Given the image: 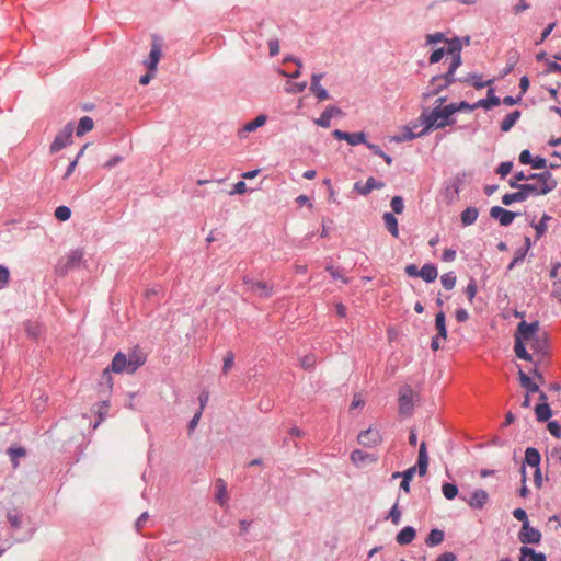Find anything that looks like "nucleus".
Returning a JSON list of instances; mask_svg holds the SVG:
<instances>
[{
	"label": "nucleus",
	"instance_id": "nucleus-1",
	"mask_svg": "<svg viewBox=\"0 0 561 561\" xmlns=\"http://www.w3.org/2000/svg\"><path fill=\"white\" fill-rule=\"evenodd\" d=\"M514 352L517 358L525 362H531L533 355L526 351V345L531 348L537 356H545L548 352L547 332L540 329V322L534 320L518 322L517 331L514 333Z\"/></svg>",
	"mask_w": 561,
	"mask_h": 561
},
{
	"label": "nucleus",
	"instance_id": "nucleus-2",
	"mask_svg": "<svg viewBox=\"0 0 561 561\" xmlns=\"http://www.w3.org/2000/svg\"><path fill=\"white\" fill-rule=\"evenodd\" d=\"M529 179H533V181L522 183L520 192L530 196L547 195L551 193L556 186H558V182L549 171H545L542 173H531L529 174Z\"/></svg>",
	"mask_w": 561,
	"mask_h": 561
},
{
	"label": "nucleus",
	"instance_id": "nucleus-3",
	"mask_svg": "<svg viewBox=\"0 0 561 561\" xmlns=\"http://www.w3.org/2000/svg\"><path fill=\"white\" fill-rule=\"evenodd\" d=\"M454 114L451 110L435 105L431 111L424 110V112L419 115V122H421L422 126H425V131H434L454 124L455 121L451 117Z\"/></svg>",
	"mask_w": 561,
	"mask_h": 561
},
{
	"label": "nucleus",
	"instance_id": "nucleus-4",
	"mask_svg": "<svg viewBox=\"0 0 561 561\" xmlns=\"http://www.w3.org/2000/svg\"><path fill=\"white\" fill-rule=\"evenodd\" d=\"M457 69L458 68H447L446 73L432 77L431 85L422 93V99L430 100L454 84V82L457 81L455 78Z\"/></svg>",
	"mask_w": 561,
	"mask_h": 561
},
{
	"label": "nucleus",
	"instance_id": "nucleus-5",
	"mask_svg": "<svg viewBox=\"0 0 561 561\" xmlns=\"http://www.w3.org/2000/svg\"><path fill=\"white\" fill-rule=\"evenodd\" d=\"M138 368H133L128 362L126 354L118 352L115 354L114 359H112L111 366L105 368L104 373H102V381H104L105 385H107L108 389L112 388V375L111 373L115 374H133L137 371Z\"/></svg>",
	"mask_w": 561,
	"mask_h": 561
},
{
	"label": "nucleus",
	"instance_id": "nucleus-6",
	"mask_svg": "<svg viewBox=\"0 0 561 561\" xmlns=\"http://www.w3.org/2000/svg\"><path fill=\"white\" fill-rule=\"evenodd\" d=\"M428 470V454L426 453V445L424 442L419 445L417 453V465L413 466L407 471L400 473L402 474V480H411L417 471L419 477H425L426 471Z\"/></svg>",
	"mask_w": 561,
	"mask_h": 561
},
{
	"label": "nucleus",
	"instance_id": "nucleus-7",
	"mask_svg": "<svg viewBox=\"0 0 561 561\" xmlns=\"http://www.w3.org/2000/svg\"><path fill=\"white\" fill-rule=\"evenodd\" d=\"M72 133L73 125L72 123H68V125L64 127V130L58 133V135L55 136L54 141H51L50 153H57L69 146V144L72 142Z\"/></svg>",
	"mask_w": 561,
	"mask_h": 561
},
{
	"label": "nucleus",
	"instance_id": "nucleus-8",
	"mask_svg": "<svg viewBox=\"0 0 561 561\" xmlns=\"http://www.w3.org/2000/svg\"><path fill=\"white\" fill-rule=\"evenodd\" d=\"M414 397V392L412 391L411 386H402L399 390V414L403 416H410L412 413V408L414 407V401L412 398Z\"/></svg>",
	"mask_w": 561,
	"mask_h": 561
},
{
	"label": "nucleus",
	"instance_id": "nucleus-9",
	"mask_svg": "<svg viewBox=\"0 0 561 561\" xmlns=\"http://www.w3.org/2000/svg\"><path fill=\"white\" fill-rule=\"evenodd\" d=\"M382 442L381 433L379 430L374 427H368L365 431L360 432L357 435V443L365 448H374L380 445Z\"/></svg>",
	"mask_w": 561,
	"mask_h": 561
},
{
	"label": "nucleus",
	"instance_id": "nucleus-10",
	"mask_svg": "<svg viewBox=\"0 0 561 561\" xmlns=\"http://www.w3.org/2000/svg\"><path fill=\"white\" fill-rule=\"evenodd\" d=\"M332 137H334L337 140H344L346 144L351 146H357L359 144H369L367 141V134L364 131H357V133H346L343 130L335 129L332 131Z\"/></svg>",
	"mask_w": 561,
	"mask_h": 561
},
{
	"label": "nucleus",
	"instance_id": "nucleus-11",
	"mask_svg": "<svg viewBox=\"0 0 561 561\" xmlns=\"http://www.w3.org/2000/svg\"><path fill=\"white\" fill-rule=\"evenodd\" d=\"M540 540V530L531 527L529 524H522L520 533H518V541L526 546L538 545Z\"/></svg>",
	"mask_w": 561,
	"mask_h": 561
},
{
	"label": "nucleus",
	"instance_id": "nucleus-12",
	"mask_svg": "<svg viewBox=\"0 0 561 561\" xmlns=\"http://www.w3.org/2000/svg\"><path fill=\"white\" fill-rule=\"evenodd\" d=\"M447 49L445 51L453 56V60H450L449 68L458 69L461 66V41L458 37H454L451 39H447Z\"/></svg>",
	"mask_w": 561,
	"mask_h": 561
},
{
	"label": "nucleus",
	"instance_id": "nucleus-13",
	"mask_svg": "<svg viewBox=\"0 0 561 561\" xmlns=\"http://www.w3.org/2000/svg\"><path fill=\"white\" fill-rule=\"evenodd\" d=\"M490 216H492L493 219L497 220V222H500L501 226L507 227L515 219L516 214L502 206L496 205L490 208Z\"/></svg>",
	"mask_w": 561,
	"mask_h": 561
},
{
	"label": "nucleus",
	"instance_id": "nucleus-14",
	"mask_svg": "<svg viewBox=\"0 0 561 561\" xmlns=\"http://www.w3.org/2000/svg\"><path fill=\"white\" fill-rule=\"evenodd\" d=\"M383 183L381 181H377L375 178H367L365 183L356 182L353 190L357 192V194L362 196H367L374 190H382Z\"/></svg>",
	"mask_w": 561,
	"mask_h": 561
},
{
	"label": "nucleus",
	"instance_id": "nucleus-15",
	"mask_svg": "<svg viewBox=\"0 0 561 561\" xmlns=\"http://www.w3.org/2000/svg\"><path fill=\"white\" fill-rule=\"evenodd\" d=\"M324 77L323 73H313L310 79V91L316 94L318 101L323 102L329 99L328 90L321 85V79Z\"/></svg>",
	"mask_w": 561,
	"mask_h": 561
},
{
	"label": "nucleus",
	"instance_id": "nucleus-16",
	"mask_svg": "<svg viewBox=\"0 0 561 561\" xmlns=\"http://www.w3.org/2000/svg\"><path fill=\"white\" fill-rule=\"evenodd\" d=\"M161 56L162 49L160 48V44L154 39L151 45L150 55L144 60V66L147 67V70L157 71V65Z\"/></svg>",
	"mask_w": 561,
	"mask_h": 561
},
{
	"label": "nucleus",
	"instance_id": "nucleus-17",
	"mask_svg": "<svg viewBox=\"0 0 561 561\" xmlns=\"http://www.w3.org/2000/svg\"><path fill=\"white\" fill-rule=\"evenodd\" d=\"M488 502V493L483 489L472 491L470 500L467 501L468 506L472 510H481Z\"/></svg>",
	"mask_w": 561,
	"mask_h": 561
},
{
	"label": "nucleus",
	"instance_id": "nucleus-18",
	"mask_svg": "<svg viewBox=\"0 0 561 561\" xmlns=\"http://www.w3.org/2000/svg\"><path fill=\"white\" fill-rule=\"evenodd\" d=\"M518 561H547V556L542 552L535 551L528 546H522Z\"/></svg>",
	"mask_w": 561,
	"mask_h": 561
},
{
	"label": "nucleus",
	"instance_id": "nucleus-19",
	"mask_svg": "<svg viewBox=\"0 0 561 561\" xmlns=\"http://www.w3.org/2000/svg\"><path fill=\"white\" fill-rule=\"evenodd\" d=\"M499 104H501V99L494 94V88H489V91H486V98L476 102V106H481V108L485 111H490Z\"/></svg>",
	"mask_w": 561,
	"mask_h": 561
},
{
	"label": "nucleus",
	"instance_id": "nucleus-20",
	"mask_svg": "<svg viewBox=\"0 0 561 561\" xmlns=\"http://www.w3.org/2000/svg\"><path fill=\"white\" fill-rule=\"evenodd\" d=\"M419 127L416 123H414L412 126L408 125L403 127V135L400 138H396L397 141H410L415 138L423 137L430 133V130H425V126H422L421 131L415 133L412 129Z\"/></svg>",
	"mask_w": 561,
	"mask_h": 561
},
{
	"label": "nucleus",
	"instance_id": "nucleus-21",
	"mask_svg": "<svg viewBox=\"0 0 561 561\" xmlns=\"http://www.w3.org/2000/svg\"><path fill=\"white\" fill-rule=\"evenodd\" d=\"M249 291L260 298H270L272 296V285L265 282L252 283L249 287Z\"/></svg>",
	"mask_w": 561,
	"mask_h": 561
},
{
	"label": "nucleus",
	"instance_id": "nucleus-22",
	"mask_svg": "<svg viewBox=\"0 0 561 561\" xmlns=\"http://www.w3.org/2000/svg\"><path fill=\"white\" fill-rule=\"evenodd\" d=\"M83 259V250L77 248L76 250L69 251L68 255H66V264H65V273L68 270H72L80 264Z\"/></svg>",
	"mask_w": 561,
	"mask_h": 561
},
{
	"label": "nucleus",
	"instance_id": "nucleus-23",
	"mask_svg": "<svg viewBox=\"0 0 561 561\" xmlns=\"http://www.w3.org/2000/svg\"><path fill=\"white\" fill-rule=\"evenodd\" d=\"M415 538V530L411 526L403 527L402 530L397 533L396 541L400 546H407L411 543Z\"/></svg>",
	"mask_w": 561,
	"mask_h": 561
},
{
	"label": "nucleus",
	"instance_id": "nucleus-24",
	"mask_svg": "<svg viewBox=\"0 0 561 561\" xmlns=\"http://www.w3.org/2000/svg\"><path fill=\"white\" fill-rule=\"evenodd\" d=\"M417 277H421L425 283H433L437 277L436 266L432 263H425L421 267V272H419Z\"/></svg>",
	"mask_w": 561,
	"mask_h": 561
},
{
	"label": "nucleus",
	"instance_id": "nucleus-25",
	"mask_svg": "<svg viewBox=\"0 0 561 561\" xmlns=\"http://www.w3.org/2000/svg\"><path fill=\"white\" fill-rule=\"evenodd\" d=\"M518 381H520L522 388L526 389V393L538 392V385L522 369H518Z\"/></svg>",
	"mask_w": 561,
	"mask_h": 561
},
{
	"label": "nucleus",
	"instance_id": "nucleus-26",
	"mask_svg": "<svg viewBox=\"0 0 561 561\" xmlns=\"http://www.w3.org/2000/svg\"><path fill=\"white\" fill-rule=\"evenodd\" d=\"M479 217V209L476 207H467L460 214V221L463 227H469L476 222Z\"/></svg>",
	"mask_w": 561,
	"mask_h": 561
},
{
	"label": "nucleus",
	"instance_id": "nucleus-27",
	"mask_svg": "<svg viewBox=\"0 0 561 561\" xmlns=\"http://www.w3.org/2000/svg\"><path fill=\"white\" fill-rule=\"evenodd\" d=\"M522 113L518 110H514L510 112L506 117H504L503 122H501L500 128L503 133H508L510 129L515 126L516 122H518Z\"/></svg>",
	"mask_w": 561,
	"mask_h": 561
},
{
	"label": "nucleus",
	"instance_id": "nucleus-28",
	"mask_svg": "<svg viewBox=\"0 0 561 561\" xmlns=\"http://www.w3.org/2000/svg\"><path fill=\"white\" fill-rule=\"evenodd\" d=\"M525 463L535 469H540V453L536 447H528L525 450Z\"/></svg>",
	"mask_w": 561,
	"mask_h": 561
},
{
	"label": "nucleus",
	"instance_id": "nucleus-29",
	"mask_svg": "<svg viewBox=\"0 0 561 561\" xmlns=\"http://www.w3.org/2000/svg\"><path fill=\"white\" fill-rule=\"evenodd\" d=\"M264 124H266V115H259L253 121L248 122L244 126H242L240 136L242 137V134L253 133Z\"/></svg>",
	"mask_w": 561,
	"mask_h": 561
},
{
	"label": "nucleus",
	"instance_id": "nucleus-30",
	"mask_svg": "<svg viewBox=\"0 0 561 561\" xmlns=\"http://www.w3.org/2000/svg\"><path fill=\"white\" fill-rule=\"evenodd\" d=\"M435 329L438 334L436 336L442 337L443 341L447 339V328H446V314L443 311H439L435 316Z\"/></svg>",
	"mask_w": 561,
	"mask_h": 561
},
{
	"label": "nucleus",
	"instance_id": "nucleus-31",
	"mask_svg": "<svg viewBox=\"0 0 561 561\" xmlns=\"http://www.w3.org/2000/svg\"><path fill=\"white\" fill-rule=\"evenodd\" d=\"M93 127H94V122L92 121V118L90 116L85 115L79 119V125H77V128H76V136L82 137L85 134H88L89 131H91Z\"/></svg>",
	"mask_w": 561,
	"mask_h": 561
},
{
	"label": "nucleus",
	"instance_id": "nucleus-32",
	"mask_svg": "<svg viewBox=\"0 0 561 561\" xmlns=\"http://www.w3.org/2000/svg\"><path fill=\"white\" fill-rule=\"evenodd\" d=\"M447 111L451 110L453 113H457L458 111H468V112H472L477 108H480V105H476V103L473 104H470L466 101H461L459 103H449L447 105H445V107H443Z\"/></svg>",
	"mask_w": 561,
	"mask_h": 561
},
{
	"label": "nucleus",
	"instance_id": "nucleus-33",
	"mask_svg": "<svg viewBox=\"0 0 561 561\" xmlns=\"http://www.w3.org/2000/svg\"><path fill=\"white\" fill-rule=\"evenodd\" d=\"M530 195L523 193L520 191H517L515 193H506L503 195V198H501V202H503L504 206H510L511 204L515 202H524L526 201Z\"/></svg>",
	"mask_w": 561,
	"mask_h": 561
},
{
	"label": "nucleus",
	"instance_id": "nucleus-34",
	"mask_svg": "<svg viewBox=\"0 0 561 561\" xmlns=\"http://www.w3.org/2000/svg\"><path fill=\"white\" fill-rule=\"evenodd\" d=\"M382 221H385V227L388 229L389 233H391L392 237L398 238V224L396 216L391 213H385V215H382Z\"/></svg>",
	"mask_w": 561,
	"mask_h": 561
},
{
	"label": "nucleus",
	"instance_id": "nucleus-35",
	"mask_svg": "<svg viewBox=\"0 0 561 561\" xmlns=\"http://www.w3.org/2000/svg\"><path fill=\"white\" fill-rule=\"evenodd\" d=\"M216 501L219 503L220 506H225L227 504V485H225V482L222 479H217L216 481Z\"/></svg>",
	"mask_w": 561,
	"mask_h": 561
},
{
	"label": "nucleus",
	"instance_id": "nucleus-36",
	"mask_svg": "<svg viewBox=\"0 0 561 561\" xmlns=\"http://www.w3.org/2000/svg\"><path fill=\"white\" fill-rule=\"evenodd\" d=\"M518 59H519L518 50H516V49L508 50L506 67H504L503 72H501V75H503V77H505L510 72H512L513 69H515V66L518 62Z\"/></svg>",
	"mask_w": 561,
	"mask_h": 561
},
{
	"label": "nucleus",
	"instance_id": "nucleus-37",
	"mask_svg": "<svg viewBox=\"0 0 561 561\" xmlns=\"http://www.w3.org/2000/svg\"><path fill=\"white\" fill-rule=\"evenodd\" d=\"M535 414L537 422H546L551 417V408L548 403H540L535 408Z\"/></svg>",
	"mask_w": 561,
	"mask_h": 561
},
{
	"label": "nucleus",
	"instance_id": "nucleus-38",
	"mask_svg": "<svg viewBox=\"0 0 561 561\" xmlns=\"http://www.w3.org/2000/svg\"><path fill=\"white\" fill-rule=\"evenodd\" d=\"M443 540H444L443 530L435 528V529H432L431 533H428L427 538H425V543H427V547H435V546L442 543Z\"/></svg>",
	"mask_w": 561,
	"mask_h": 561
},
{
	"label": "nucleus",
	"instance_id": "nucleus-39",
	"mask_svg": "<svg viewBox=\"0 0 561 561\" xmlns=\"http://www.w3.org/2000/svg\"><path fill=\"white\" fill-rule=\"evenodd\" d=\"M127 356V362H129L130 367L133 368H140L146 360L145 355L138 350H134L129 353Z\"/></svg>",
	"mask_w": 561,
	"mask_h": 561
},
{
	"label": "nucleus",
	"instance_id": "nucleus-40",
	"mask_svg": "<svg viewBox=\"0 0 561 561\" xmlns=\"http://www.w3.org/2000/svg\"><path fill=\"white\" fill-rule=\"evenodd\" d=\"M350 460H352V462L357 466L365 463L366 461H374L375 458H373L368 453L356 449L350 454Z\"/></svg>",
	"mask_w": 561,
	"mask_h": 561
},
{
	"label": "nucleus",
	"instance_id": "nucleus-41",
	"mask_svg": "<svg viewBox=\"0 0 561 561\" xmlns=\"http://www.w3.org/2000/svg\"><path fill=\"white\" fill-rule=\"evenodd\" d=\"M551 220V217L548 214H543L542 218L538 222L533 224V228L536 230V238L539 239L543 237L547 232V224Z\"/></svg>",
	"mask_w": 561,
	"mask_h": 561
},
{
	"label": "nucleus",
	"instance_id": "nucleus-42",
	"mask_svg": "<svg viewBox=\"0 0 561 561\" xmlns=\"http://www.w3.org/2000/svg\"><path fill=\"white\" fill-rule=\"evenodd\" d=\"M442 492L447 501H453L458 494V488L451 482H445L443 483Z\"/></svg>",
	"mask_w": 561,
	"mask_h": 561
},
{
	"label": "nucleus",
	"instance_id": "nucleus-43",
	"mask_svg": "<svg viewBox=\"0 0 561 561\" xmlns=\"http://www.w3.org/2000/svg\"><path fill=\"white\" fill-rule=\"evenodd\" d=\"M465 81L471 82V85L474 87V89H483L493 82V80H482V76L478 73H472L470 78Z\"/></svg>",
	"mask_w": 561,
	"mask_h": 561
},
{
	"label": "nucleus",
	"instance_id": "nucleus-44",
	"mask_svg": "<svg viewBox=\"0 0 561 561\" xmlns=\"http://www.w3.org/2000/svg\"><path fill=\"white\" fill-rule=\"evenodd\" d=\"M299 365H301L302 369L310 371L317 365V356L313 354H307L299 358Z\"/></svg>",
	"mask_w": 561,
	"mask_h": 561
},
{
	"label": "nucleus",
	"instance_id": "nucleus-45",
	"mask_svg": "<svg viewBox=\"0 0 561 561\" xmlns=\"http://www.w3.org/2000/svg\"><path fill=\"white\" fill-rule=\"evenodd\" d=\"M25 332L30 337L36 339L41 335L42 325L38 322L28 321L25 324Z\"/></svg>",
	"mask_w": 561,
	"mask_h": 561
},
{
	"label": "nucleus",
	"instance_id": "nucleus-46",
	"mask_svg": "<svg viewBox=\"0 0 561 561\" xmlns=\"http://www.w3.org/2000/svg\"><path fill=\"white\" fill-rule=\"evenodd\" d=\"M456 283L457 276L454 272L445 273L442 275V285L446 288V290L453 289Z\"/></svg>",
	"mask_w": 561,
	"mask_h": 561
},
{
	"label": "nucleus",
	"instance_id": "nucleus-47",
	"mask_svg": "<svg viewBox=\"0 0 561 561\" xmlns=\"http://www.w3.org/2000/svg\"><path fill=\"white\" fill-rule=\"evenodd\" d=\"M526 250H517L515 251L514 257H512L511 263L507 265V271H512L513 267L522 264L525 261Z\"/></svg>",
	"mask_w": 561,
	"mask_h": 561
},
{
	"label": "nucleus",
	"instance_id": "nucleus-48",
	"mask_svg": "<svg viewBox=\"0 0 561 561\" xmlns=\"http://www.w3.org/2000/svg\"><path fill=\"white\" fill-rule=\"evenodd\" d=\"M55 218L67 221L70 218V208L66 205H60L55 208Z\"/></svg>",
	"mask_w": 561,
	"mask_h": 561
},
{
	"label": "nucleus",
	"instance_id": "nucleus-49",
	"mask_svg": "<svg viewBox=\"0 0 561 561\" xmlns=\"http://www.w3.org/2000/svg\"><path fill=\"white\" fill-rule=\"evenodd\" d=\"M446 41L447 38L444 37V33H432L425 36V45H434Z\"/></svg>",
	"mask_w": 561,
	"mask_h": 561
},
{
	"label": "nucleus",
	"instance_id": "nucleus-50",
	"mask_svg": "<svg viewBox=\"0 0 561 561\" xmlns=\"http://www.w3.org/2000/svg\"><path fill=\"white\" fill-rule=\"evenodd\" d=\"M403 198L400 195H396L391 199V208L394 214H402L403 213Z\"/></svg>",
	"mask_w": 561,
	"mask_h": 561
},
{
	"label": "nucleus",
	"instance_id": "nucleus-51",
	"mask_svg": "<svg viewBox=\"0 0 561 561\" xmlns=\"http://www.w3.org/2000/svg\"><path fill=\"white\" fill-rule=\"evenodd\" d=\"M548 432H550L551 436H553L557 439H560L561 437V426L556 421H550L547 424Z\"/></svg>",
	"mask_w": 561,
	"mask_h": 561
},
{
	"label": "nucleus",
	"instance_id": "nucleus-52",
	"mask_svg": "<svg viewBox=\"0 0 561 561\" xmlns=\"http://www.w3.org/2000/svg\"><path fill=\"white\" fill-rule=\"evenodd\" d=\"M512 165L511 161H504L497 165L496 173L500 174L501 178H505L512 171Z\"/></svg>",
	"mask_w": 561,
	"mask_h": 561
},
{
	"label": "nucleus",
	"instance_id": "nucleus-53",
	"mask_svg": "<svg viewBox=\"0 0 561 561\" xmlns=\"http://www.w3.org/2000/svg\"><path fill=\"white\" fill-rule=\"evenodd\" d=\"M445 54L447 53L444 48H436L434 53L431 54V57H428V64L434 65L439 62Z\"/></svg>",
	"mask_w": 561,
	"mask_h": 561
},
{
	"label": "nucleus",
	"instance_id": "nucleus-54",
	"mask_svg": "<svg viewBox=\"0 0 561 561\" xmlns=\"http://www.w3.org/2000/svg\"><path fill=\"white\" fill-rule=\"evenodd\" d=\"M528 164L531 165L533 169L537 170L547 169V160L541 156H536V158L528 162Z\"/></svg>",
	"mask_w": 561,
	"mask_h": 561
},
{
	"label": "nucleus",
	"instance_id": "nucleus-55",
	"mask_svg": "<svg viewBox=\"0 0 561 561\" xmlns=\"http://www.w3.org/2000/svg\"><path fill=\"white\" fill-rule=\"evenodd\" d=\"M233 364H234V355L231 352H228L226 354V357H224L222 373L227 374L231 369Z\"/></svg>",
	"mask_w": 561,
	"mask_h": 561
},
{
	"label": "nucleus",
	"instance_id": "nucleus-56",
	"mask_svg": "<svg viewBox=\"0 0 561 561\" xmlns=\"http://www.w3.org/2000/svg\"><path fill=\"white\" fill-rule=\"evenodd\" d=\"M465 294H467L468 301L472 302L477 294L476 280L471 279L470 283H468L467 287H465Z\"/></svg>",
	"mask_w": 561,
	"mask_h": 561
},
{
	"label": "nucleus",
	"instance_id": "nucleus-57",
	"mask_svg": "<svg viewBox=\"0 0 561 561\" xmlns=\"http://www.w3.org/2000/svg\"><path fill=\"white\" fill-rule=\"evenodd\" d=\"M8 453H10V456H11L12 462H14V466H16L15 460L18 458L25 457V449L23 447H11L10 450H8Z\"/></svg>",
	"mask_w": 561,
	"mask_h": 561
},
{
	"label": "nucleus",
	"instance_id": "nucleus-58",
	"mask_svg": "<svg viewBox=\"0 0 561 561\" xmlns=\"http://www.w3.org/2000/svg\"><path fill=\"white\" fill-rule=\"evenodd\" d=\"M9 283V270L8 267L0 265V290L8 286Z\"/></svg>",
	"mask_w": 561,
	"mask_h": 561
},
{
	"label": "nucleus",
	"instance_id": "nucleus-59",
	"mask_svg": "<svg viewBox=\"0 0 561 561\" xmlns=\"http://www.w3.org/2000/svg\"><path fill=\"white\" fill-rule=\"evenodd\" d=\"M332 116L321 114L320 117L316 118L313 123L321 128H329Z\"/></svg>",
	"mask_w": 561,
	"mask_h": 561
},
{
	"label": "nucleus",
	"instance_id": "nucleus-60",
	"mask_svg": "<svg viewBox=\"0 0 561 561\" xmlns=\"http://www.w3.org/2000/svg\"><path fill=\"white\" fill-rule=\"evenodd\" d=\"M400 517L401 513L396 503L394 505H392L391 511H389V518H391L392 524L398 525L400 524Z\"/></svg>",
	"mask_w": 561,
	"mask_h": 561
},
{
	"label": "nucleus",
	"instance_id": "nucleus-61",
	"mask_svg": "<svg viewBox=\"0 0 561 561\" xmlns=\"http://www.w3.org/2000/svg\"><path fill=\"white\" fill-rule=\"evenodd\" d=\"M8 522H10L11 528L14 530H18L20 528V525L22 524L20 515L12 513L8 514Z\"/></svg>",
	"mask_w": 561,
	"mask_h": 561
},
{
	"label": "nucleus",
	"instance_id": "nucleus-62",
	"mask_svg": "<svg viewBox=\"0 0 561 561\" xmlns=\"http://www.w3.org/2000/svg\"><path fill=\"white\" fill-rule=\"evenodd\" d=\"M306 88H307V82L302 81V82L291 84V87H289L287 89V91H288V93H291V94H298V93L305 91Z\"/></svg>",
	"mask_w": 561,
	"mask_h": 561
},
{
	"label": "nucleus",
	"instance_id": "nucleus-63",
	"mask_svg": "<svg viewBox=\"0 0 561 561\" xmlns=\"http://www.w3.org/2000/svg\"><path fill=\"white\" fill-rule=\"evenodd\" d=\"M512 515H514V518L522 522V524H529V520L527 519L525 510L516 508V510H514V512H512Z\"/></svg>",
	"mask_w": 561,
	"mask_h": 561
},
{
	"label": "nucleus",
	"instance_id": "nucleus-64",
	"mask_svg": "<svg viewBox=\"0 0 561 561\" xmlns=\"http://www.w3.org/2000/svg\"><path fill=\"white\" fill-rule=\"evenodd\" d=\"M546 66L547 73L561 72V66L557 61L547 60Z\"/></svg>",
	"mask_w": 561,
	"mask_h": 561
}]
</instances>
